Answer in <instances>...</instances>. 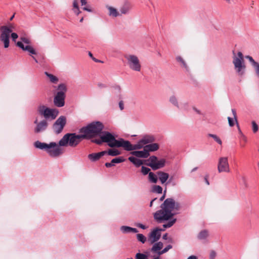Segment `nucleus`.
<instances>
[{
	"label": "nucleus",
	"mask_w": 259,
	"mask_h": 259,
	"mask_svg": "<svg viewBox=\"0 0 259 259\" xmlns=\"http://www.w3.org/2000/svg\"><path fill=\"white\" fill-rule=\"evenodd\" d=\"M45 74L49 78L50 81L53 83H57L59 80L58 78L48 72H45Z\"/></svg>",
	"instance_id": "nucleus-30"
},
{
	"label": "nucleus",
	"mask_w": 259,
	"mask_h": 259,
	"mask_svg": "<svg viewBox=\"0 0 259 259\" xmlns=\"http://www.w3.org/2000/svg\"><path fill=\"white\" fill-rule=\"evenodd\" d=\"M165 193H166V190L164 191V194L160 197L159 200L160 201H163L165 198Z\"/></svg>",
	"instance_id": "nucleus-60"
},
{
	"label": "nucleus",
	"mask_w": 259,
	"mask_h": 259,
	"mask_svg": "<svg viewBox=\"0 0 259 259\" xmlns=\"http://www.w3.org/2000/svg\"><path fill=\"white\" fill-rule=\"evenodd\" d=\"M107 154L106 151H103L99 153H93L88 155V158L92 162L98 160L102 156Z\"/></svg>",
	"instance_id": "nucleus-19"
},
{
	"label": "nucleus",
	"mask_w": 259,
	"mask_h": 259,
	"mask_svg": "<svg viewBox=\"0 0 259 259\" xmlns=\"http://www.w3.org/2000/svg\"><path fill=\"white\" fill-rule=\"evenodd\" d=\"M101 138L103 143H107L110 147H122L126 150V141L122 138L116 140L114 136L109 132H102Z\"/></svg>",
	"instance_id": "nucleus-4"
},
{
	"label": "nucleus",
	"mask_w": 259,
	"mask_h": 259,
	"mask_svg": "<svg viewBox=\"0 0 259 259\" xmlns=\"http://www.w3.org/2000/svg\"><path fill=\"white\" fill-rule=\"evenodd\" d=\"M131 9V7L130 5L126 4L120 8V12L121 14H127L129 13Z\"/></svg>",
	"instance_id": "nucleus-28"
},
{
	"label": "nucleus",
	"mask_w": 259,
	"mask_h": 259,
	"mask_svg": "<svg viewBox=\"0 0 259 259\" xmlns=\"http://www.w3.org/2000/svg\"><path fill=\"white\" fill-rule=\"evenodd\" d=\"M16 45L17 47L20 48L22 50L29 52L31 55L36 54V51L31 46L26 45L25 46L21 41H18Z\"/></svg>",
	"instance_id": "nucleus-17"
},
{
	"label": "nucleus",
	"mask_w": 259,
	"mask_h": 259,
	"mask_svg": "<svg viewBox=\"0 0 259 259\" xmlns=\"http://www.w3.org/2000/svg\"><path fill=\"white\" fill-rule=\"evenodd\" d=\"M176 222V219H172L163 225L164 229H159L158 228L154 229L149 234L148 241L150 243L152 244L159 240L161 237V232L164 231L165 228L171 227Z\"/></svg>",
	"instance_id": "nucleus-9"
},
{
	"label": "nucleus",
	"mask_w": 259,
	"mask_h": 259,
	"mask_svg": "<svg viewBox=\"0 0 259 259\" xmlns=\"http://www.w3.org/2000/svg\"><path fill=\"white\" fill-rule=\"evenodd\" d=\"M231 111H232L233 116V118L235 120V123H236L237 125H238V121H237V114H236V110L234 109H232Z\"/></svg>",
	"instance_id": "nucleus-45"
},
{
	"label": "nucleus",
	"mask_w": 259,
	"mask_h": 259,
	"mask_svg": "<svg viewBox=\"0 0 259 259\" xmlns=\"http://www.w3.org/2000/svg\"><path fill=\"white\" fill-rule=\"evenodd\" d=\"M217 255V253L215 251L211 250L209 254V259H214Z\"/></svg>",
	"instance_id": "nucleus-47"
},
{
	"label": "nucleus",
	"mask_w": 259,
	"mask_h": 259,
	"mask_svg": "<svg viewBox=\"0 0 259 259\" xmlns=\"http://www.w3.org/2000/svg\"><path fill=\"white\" fill-rule=\"evenodd\" d=\"M252 131L254 133H255L257 132L258 130V127L256 123L254 121H252L251 122Z\"/></svg>",
	"instance_id": "nucleus-41"
},
{
	"label": "nucleus",
	"mask_w": 259,
	"mask_h": 259,
	"mask_svg": "<svg viewBox=\"0 0 259 259\" xmlns=\"http://www.w3.org/2000/svg\"><path fill=\"white\" fill-rule=\"evenodd\" d=\"M78 2V0H73V8H79Z\"/></svg>",
	"instance_id": "nucleus-52"
},
{
	"label": "nucleus",
	"mask_w": 259,
	"mask_h": 259,
	"mask_svg": "<svg viewBox=\"0 0 259 259\" xmlns=\"http://www.w3.org/2000/svg\"><path fill=\"white\" fill-rule=\"evenodd\" d=\"M228 123H229V125L230 126L232 127L235 125V121L233 118L228 117Z\"/></svg>",
	"instance_id": "nucleus-43"
},
{
	"label": "nucleus",
	"mask_w": 259,
	"mask_h": 259,
	"mask_svg": "<svg viewBox=\"0 0 259 259\" xmlns=\"http://www.w3.org/2000/svg\"><path fill=\"white\" fill-rule=\"evenodd\" d=\"M115 90L116 91L117 93H119L121 92V88L119 85H115L114 87Z\"/></svg>",
	"instance_id": "nucleus-54"
},
{
	"label": "nucleus",
	"mask_w": 259,
	"mask_h": 259,
	"mask_svg": "<svg viewBox=\"0 0 259 259\" xmlns=\"http://www.w3.org/2000/svg\"><path fill=\"white\" fill-rule=\"evenodd\" d=\"M135 259H148V254L138 252L135 255Z\"/></svg>",
	"instance_id": "nucleus-33"
},
{
	"label": "nucleus",
	"mask_w": 259,
	"mask_h": 259,
	"mask_svg": "<svg viewBox=\"0 0 259 259\" xmlns=\"http://www.w3.org/2000/svg\"><path fill=\"white\" fill-rule=\"evenodd\" d=\"M163 246L161 242H155L153 243V246L150 249V251L156 253L158 254V252H160Z\"/></svg>",
	"instance_id": "nucleus-22"
},
{
	"label": "nucleus",
	"mask_w": 259,
	"mask_h": 259,
	"mask_svg": "<svg viewBox=\"0 0 259 259\" xmlns=\"http://www.w3.org/2000/svg\"><path fill=\"white\" fill-rule=\"evenodd\" d=\"M72 11H73V12L76 15H78L81 13V11L79 10V8H73L72 9Z\"/></svg>",
	"instance_id": "nucleus-51"
},
{
	"label": "nucleus",
	"mask_w": 259,
	"mask_h": 259,
	"mask_svg": "<svg viewBox=\"0 0 259 259\" xmlns=\"http://www.w3.org/2000/svg\"><path fill=\"white\" fill-rule=\"evenodd\" d=\"M218 170L219 172H229L230 167L228 159L227 157H222L219 159L218 164Z\"/></svg>",
	"instance_id": "nucleus-14"
},
{
	"label": "nucleus",
	"mask_w": 259,
	"mask_h": 259,
	"mask_svg": "<svg viewBox=\"0 0 259 259\" xmlns=\"http://www.w3.org/2000/svg\"><path fill=\"white\" fill-rule=\"evenodd\" d=\"M10 35L11 36L13 41L15 42L16 41V39L18 37V34L15 32H12Z\"/></svg>",
	"instance_id": "nucleus-48"
},
{
	"label": "nucleus",
	"mask_w": 259,
	"mask_h": 259,
	"mask_svg": "<svg viewBox=\"0 0 259 259\" xmlns=\"http://www.w3.org/2000/svg\"><path fill=\"white\" fill-rule=\"evenodd\" d=\"M81 139H86L83 133H80L79 135L68 133L59 141L58 146L60 147L69 145L71 147H75L80 143Z\"/></svg>",
	"instance_id": "nucleus-5"
},
{
	"label": "nucleus",
	"mask_w": 259,
	"mask_h": 259,
	"mask_svg": "<svg viewBox=\"0 0 259 259\" xmlns=\"http://www.w3.org/2000/svg\"><path fill=\"white\" fill-rule=\"evenodd\" d=\"M137 238L139 241L144 243L146 241V237L142 234H138L137 235Z\"/></svg>",
	"instance_id": "nucleus-37"
},
{
	"label": "nucleus",
	"mask_w": 259,
	"mask_h": 259,
	"mask_svg": "<svg viewBox=\"0 0 259 259\" xmlns=\"http://www.w3.org/2000/svg\"><path fill=\"white\" fill-rule=\"evenodd\" d=\"M119 107L120 110H123L124 108V103L123 101H120L119 102Z\"/></svg>",
	"instance_id": "nucleus-53"
},
{
	"label": "nucleus",
	"mask_w": 259,
	"mask_h": 259,
	"mask_svg": "<svg viewBox=\"0 0 259 259\" xmlns=\"http://www.w3.org/2000/svg\"><path fill=\"white\" fill-rule=\"evenodd\" d=\"M176 60L178 62L181 63V66L182 67L185 68L186 70H188V67L186 62L181 56L177 57Z\"/></svg>",
	"instance_id": "nucleus-32"
},
{
	"label": "nucleus",
	"mask_w": 259,
	"mask_h": 259,
	"mask_svg": "<svg viewBox=\"0 0 259 259\" xmlns=\"http://www.w3.org/2000/svg\"><path fill=\"white\" fill-rule=\"evenodd\" d=\"M34 146L36 148L45 150L50 156L53 157H58L63 153L62 149L55 142L47 144L37 141L34 142Z\"/></svg>",
	"instance_id": "nucleus-3"
},
{
	"label": "nucleus",
	"mask_w": 259,
	"mask_h": 259,
	"mask_svg": "<svg viewBox=\"0 0 259 259\" xmlns=\"http://www.w3.org/2000/svg\"><path fill=\"white\" fill-rule=\"evenodd\" d=\"M187 259H198L197 257L195 255H191L189 256Z\"/></svg>",
	"instance_id": "nucleus-61"
},
{
	"label": "nucleus",
	"mask_w": 259,
	"mask_h": 259,
	"mask_svg": "<svg viewBox=\"0 0 259 259\" xmlns=\"http://www.w3.org/2000/svg\"><path fill=\"white\" fill-rule=\"evenodd\" d=\"M151 172L150 169L148 167H145L144 166H142L141 167V172L144 175H146L147 174L149 175V173Z\"/></svg>",
	"instance_id": "nucleus-39"
},
{
	"label": "nucleus",
	"mask_w": 259,
	"mask_h": 259,
	"mask_svg": "<svg viewBox=\"0 0 259 259\" xmlns=\"http://www.w3.org/2000/svg\"><path fill=\"white\" fill-rule=\"evenodd\" d=\"M131 229L132 227L126 226H122L120 227V230L123 233H131Z\"/></svg>",
	"instance_id": "nucleus-36"
},
{
	"label": "nucleus",
	"mask_w": 259,
	"mask_h": 259,
	"mask_svg": "<svg viewBox=\"0 0 259 259\" xmlns=\"http://www.w3.org/2000/svg\"><path fill=\"white\" fill-rule=\"evenodd\" d=\"M161 209L156 211L153 214L154 220L161 223L171 219L175 214L174 210H179L180 204L172 198L166 199L160 205Z\"/></svg>",
	"instance_id": "nucleus-1"
},
{
	"label": "nucleus",
	"mask_w": 259,
	"mask_h": 259,
	"mask_svg": "<svg viewBox=\"0 0 259 259\" xmlns=\"http://www.w3.org/2000/svg\"><path fill=\"white\" fill-rule=\"evenodd\" d=\"M83 10L89 12H92L93 11L92 9L90 7V6H87L83 7Z\"/></svg>",
	"instance_id": "nucleus-50"
},
{
	"label": "nucleus",
	"mask_w": 259,
	"mask_h": 259,
	"mask_svg": "<svg viewBox=\"0 0 259 259\" xmlns=\"http://www.w3.org/2000/svg\"><path fill=\"white\" fill-rule=\"evenodd\" d=\"M125 161V159L123 157H118L113 159L111 162H106L105 165L107 167H110L115 165L116 163H119Z\"/></svg>",
	"instance_id": "nucleus-21"
},
{
	"label": "nucleus",
	"mask_w": 259,
	"mask_h": 259,
	"mask_svg": "<svg viewBox=\"0 0 259 259\" xmlns=\"http://www.w3.org/2000/svg\"><path fill=\"white\" fill-rule=\"evenodd\" d=\"M162 238L164 240H166L167 238V234L166 233L163 235Z\"/></svg>",
	"instance_id": "nucleus-63"
},
{
	"label": "nucleus",
	"mask_w": 259,
	"mask_h": 259,
	"mask_svg": "<svg viewBox=\"0 0 259 259\" xmlns=\"http://www.w3.org/2000/svg\"><path fill=\"white\" fill-rule=\"evenodd\" d=\"M32 58H33V59L34 60V61L36 62V63H38V61L37 60V59L35 58V57L33 56H31Z\"/></svg>",
	"instance_id": "nucleus-64"
},
{
	"label": "nucleus",
	"mask_w": 259,
	"mask_h": 259,
	"mask_svg": "<svg viewBox=\"0 0 259 259\" xmlns=\"http://www.w3.org/2000/svg\"><path fill=\"white\" fill-rule=\"evenodd\" d=\"M193 110L194 111H195L197 114H202V113H201V111L199 110V109H198L197 108H196V107H193Z\"/></svg>",
	"instance_id": "nucleus-55"
},
{
	"label": "nucleus",
	"mask_w": 259,
	"mask_h": 259,
	"mask_svg": "<svg viewBox=\"0 0 259 259\" xmlns=\"http://www.w3.org/2000/svg\"><path fill=\"white\" fill-rule=\"evenodd\" d=\"M81 6H85L87 4V0H80Z\"/></svg>",
	"instance_id": "nucleus-58"
},
{
	"label": "nucleus",
	"mask_w": 259,
	"mask_h": 259,
	"mask_svg": "<svg viewBox=\"0 0 259 259\" xmlns=\"http://www.w3.org/2000/svg\"><path fill=\"white\" fill-rule=\"evenodd\" d=\"M157 174L150 172L148 175V180L151 183L156 184L158 181Z\"/></svg>",
	"instance_id": "nucleus-26"
},
{
	"label": "nucleus",
	"mask_w": 259,
	"mask_h": 259,
	"mask_svg": "<svg viewBox=\"0 0 259 259\" xmlns=\"http://www.w3.org/2000/svg\"><path fill=\"white\" fill-rule=\"evenodd\" d=\"M145 150L149 153L150 152H154L158 150L159 146L157 143H150L144 147Z\"/></svg>",
	"instance_id": "nucleus-23"
},
{
	"label": "nucleus",
	"mask_w": 259,
	"mask_h": 259,
	"mask_svg": "<svg viewBox=\"0 0 259 259\" xmlns=\"http://www.w3.org/2000/svg\"><path fill=\"white\" fill-rule=\"evenodd\" d=\"M155 141L154 137L152 135H146L137 142V144L132 145L128 141H126V151H133L141 149L144 147Z\"/></svg>",
	"instance_id": "nucleus-6"
},
{
	"label": "nucleus",
	"mask_w": 259,
	"mask_h": 259,
	"mask_svg": "<svg viewBox=\"0 0 259 259\" xmlns=\"http://www.w3.org/2000/svg\"><path fill=\"white\" fill-rule=\"evenodd\" d=\"M157 174L162 184L165 183L169 178V174L162 171H157Z\"/></svg>",
	"instance_id": "nucleus-20"
},
{
	"label": "nucleus",
	"mask_w": 259,
	"mask_h": 259,
	"mask_svg": "<svg viewBox=\"0 0 259 259\" xmlns=\"http://www.w3.org/2000/svg\"><path fill=\"white\" fill-rule=\"evenodd\" d=\"M36 124V127L34 130L35 133H39L45 131L48 125V123L46 120H42L40 122H38L37 119H36L34 122Z\"/></svg>",
	"instance_id": "nucleus-16"
},
{
	"label": "nucleus",
	"mask_w": 259,
	"mask_h": 259,
	"mask_svg": "<svg viewBox=\"0 0 259 259\" xmlns=\"http://www.w3.org/2000/svg\"><path fill=\"white\" fill-rule=\"evenodd\" d=\"M109 10V15L111 17H116L120 15L119 13L117 10L113 7L109 6L107 7Z\"/></svg>",
	"instance_id": "nucleus-27"
},
{
	"label": "nucleus",
	"mask_w": 259,
	"mask_h": 259,
	"mask_svg": "<svg viewBox=\"0 0 259 259\" xmlns=\"http://www.w3.org/2000/svg\"><path fill=\"white\" fill-rule=\"evenodd\" d=\"M21 40H22L21 42L23 44L24 43V44H27L28 45H29V44L30 43V40L26 37H21Z\"/></svg>",
	"instance_id": "nucleus-46"
},
{
	"label": "nucleus",
	"mask_w": 259,
	"mask_h": 259,
	"mask_svg": "<svg viewBox=\"0 0 259 259\" xmlns=\"http://www.w3.org/2000/svg\"><path fill=\"white\" fill-rule=\"evenodd\" d=\"M128 160L133 163L136 167H139L143 164V160L138 159L134 156H130L128 158Z\"/></svg>",
	"instance_id": "nucleus-24"
},
{
	"label": "nucleus",
	"mask_w": 259,
	"mask_h": 259,
	"mask_svg": "<svg viewBox=\"0 0 259 259\" xmlns=\"http://www.w3.org/2000/svg\"><path fill=\"white\" fill-rule=\"evenodd\" d=\"M148 161L149 163H147V165L151 167L153 170H157L163 168L165 165L166 160L164 158L158 160L155 156H151L149 157Z\"/></svg>",
	"instance_id": "nucleus-13"
},
{
	"label": "nucleus",
	"mask_w": 259,
	"mask_h": 259,
	"mask_svg": "<svg viewBox=\"0 0 259 259\" xmlns=\"http://www.w3.org/2000/svg\"><path fill=\"white\" fill-rule=\"evenodd\" d=\"M137 226L139 227V228H141V229H146V227L145 225H143L142 224H138L137 225Z\"/></svg>",
	"instance_id": "nucleus-56"
},
{
	"label": "nucleus",
	"mask_w": 259,
	"mask_h": 259,
	"mask_svg": "<svg viewBox=\"0 0 259 259\" xmlns=\"http://www.w3.org/2000/svg\"><path fill=\"white\" fill-rule=\"evenodd\" d=\"M152 191L153 192L161 194L162 192V188L160 186L155 185L152 188Z\"/></svg>",
	"instance_id": "nucleus-35"
},
{
	"label": "nucleus",
	"mask_w": 259,
	"mask_h": 259,
	"mask_svg": "<svg viewBox=\"0 0 259 259\" xmlns=\"http://www.w3.org/2000/svg\"><path fill=\"white\" fill-rule=\"evenodd\" d=\"M171 248H172V245H168L163 249L161 250V251L160 252H158V255H160L167 252Z\"/></svg>",
	"instance_id": "nucleus-40"
},
{
	"label": "nucleus",
	"mask_w": 259,
	"mask_h": 259,
	"mask_svg": "<svg viewBox=\"0 0 259 259\" xmlns=\"http://www.w3.org/2000/svg\"><path fill=\"white\" fill-rule=\"evenodd\" d=\"M237 126L238 127V132L241 135V138L242 139L243 141H244V143H246L247 142L246 137L242 133L238 124V125H237Z\"/></svg>",
	"instance_id": "nucleus-42"
},
{
	"label": "nucleus",
	"mask_w": 259,
	"mask_h": 259,
	"mask_svg": "<svg viewBox=\"0 0 259 259\" xmlns=\"http://www.w3.org/2000/svg\"><path fill=\"white\" fill-rule=\"evenodd\" d=\"M12 24L0 27V40L4 43L5 48H8L10 44V36L13 31Z\"/></svg>",
	"instance_id": "nucleus-11"
},
{
	"label": "nucleus",
	"mask_w": 259,
	"mask_h": 259,
	"mask_svg": "<svg viewBox=\"0 0 259 259\" xmlns=\"http://www.w3.org/2000/svg\"><path fill=\"white\" fill-rule=\"evenodd\" d=\"M102 139L100 138V139H93L92 140V142L93 143H96L98 145H101L102 144V143H103V142H102Z\"/></svg>",
	"instance_id": "nucleus-49"
},
{
	"label": "nucleus",
	"mask_w": 259,
	"mask_h": 259,
	"mask_svg": "<svg viewBox=\"0 0 259 259\" xmlns=\"http://www.w3.org/2000/svg\"><path fill=\"white\" fill-rule=\"evenodd\" d=\"M107 154L112 156H116L120 154V152L117 149H110L107 151Z\"/></svg>",
	"instance_id": "nucleus-31"
},
{
	"label": "nucleus",
	"mask_w": 259,
	"mask_h": 259,
	"mask_svg": "<svg viewBox=\"0 0 259 259\" xmlns=\"http://www.w3.org/2000/svg\"><path fill=\"white\" fill-rule=\"evenodd\" d=\"M131 232L136 233L138 232V230L136 228H132L131 229Z\"/></svg>",
	"instance_id": "nucleus-59"
},
{
	"label": "nucleus",
	"mask_w": 259,
	"mask_h": 259,
	"mask_svg": "<svg viewBox=\"0 0 259 259\" xmlns=\"http://www.w3.org/2000/svg\"><path fill=\"white\" fill-rule=\"evenodd\" d=\"M169 102L178 109H180L179 101L177 97L175 95H171L169 98Z\"/></svg>",
	"instance_id": "nucleus-25"
},
{
	"label": "nucleus",
	"mask_w": 259,
	"mask_h": 259,
	"mask_svg": "<svg viewBox=\"0 0 259 259\" xmlns=\"http://www.w3.org/2000/svg\"><path fill=\"white\" fill-rule=\"evenodd\" d=\"M98 86L99 88L101 89H103L106 88V85L105 84L102 83H99L98 84Z\"/></svg>",
	"instance_id": "nucleus-57"
},
{
	"label": "nucleus",
	"mask_w": 259,
	"mask_h": 259,
	"mask_svg": "<svg viewBox=\"0 0 259 259\" xmlns=\"http://www.w3.org/2000/svg\"><path fill=\"white\" fill-rule=\"evenodd\" d=\"M246 58L249 60L252 66L257 63V62L255 61L253 58L250 56H246Z\"/></svg>",
	"instance_id": "nucleus-44"
},
{
	"label": "nucleus",
	"mask_w": 259,
	"mask_h": 259,
	"mask_svg": "<svg viewBox=\"0 0 259 259\" xmlns=\"http://www.w3.org/2000/svg\"><path fill=\"white\" fill-rule=\"evenodd\" d=\"M233 63L234 65L235 69L239 75H242L244 73L245 68V65L244 64L243 54L241 52H239L236 55L234 51H233Z\"/></svg>",
	"instance_id": "nucleus-10"
},
{
	"label": "nucleus",
	"mask_w": 259,
	"mask_h": 259,
	"mask_svg": "<svg viewBox=\"0 0 259 259\" xmlns=\"http://www.w3.org/2000/svg\"><path fill=\"white\" fill-rule=\"evenodd\" d=\"M208 136L213 138L214 139V140L215 141H216L219 144H220V145L222 144V142L221 140L216 135L209 134H208Z\"/></svg>",
	"instance_id": "nucleus-34"
},
{
	"label": "nucleus",
	"mask_w": 259,
	"mask_h": 259,
	"mask_svg": "<svg viewBox=\"0 0 259 259\" xmlns=\"http://www.w3.org/2000/svg\"><path fill=\"white\" fill-rule=\"evenodd\" d=\"M66 122V117L64 116L59 117L53 124V129L55 133L58 134L60 133Z\"/></svg>",
	"instance_id": "nucleus-15"
},
{
	"label": "nucleus",
	"mask_w": 259,
	"mask_h": 259,
	"mask_svg": "<svg viewBox=\"0 0 259 259\" xmlns=\"http://www.w3.org/2000/svg\"><path fill=\"white\" fill-rule=\"evenodd\" d=\"M127 61L129 68L135 71L140 72L141 70V64L137 56L134 55H126L124 56Z\"/></svg>",
	"instance_id": "nucleus-12"
},
{
	"label": "nucleus",
	"mask_w": 259,
	"mask_h": 259,
	"mask_svg": "<svg viewBox=\"0 0 259 259\" xmlns=\"http://www.w3.org/2000/svg\"><path fill=\"white\" fill-rule=\"evenodd\" d=\"M208 236V232L206 230H204L201 231L198 235L197 238L198 239L202 240H205L207 237Z\"/></svg>",
	"instance_id": "nucleus-29"
},
{
	"label": "nucleus",
	"mask_w": 259,
	"mask_h": 259,
	"mask_svg": "<svg viewBox=\"0 0 259 259\" xmlns=\"http://www.w3.org/2000/svg\"><path fill=\"white\" fill-rule=\"evenodd\" d=\"M104 128L102 123L100 121L93 122L79 130V133H83L86 139H91L101 134Z\"/></svg>",
	"instance_id": "nucleus-2"
},
{
	"label": "nucleus",
	"mask_w": 259,
	"mask_h": 259,
	"mask_svg": "<svg viewBox=\"0 0 259 259\" xmlns=\"http://www.w3.org/2000/svg\"><path fill=\"white\" fill-rule=\"evenodd\" d=\"M156 199H157V198H155L153 199L151 201V202H150V207H152V205H153V202H154V201H155Z\"/></svg>",
	"instance_id": "nucleus-62"
},
{
	"label": "nucleus",
	"mask_w": 259,
	"mask_h": 259,
	"mask_svg": "<svg viewBox=\"0 0 259 259\" xmlns=\"http://www.w3.org/2000/svg\"><path fill=\"white\" fill-rule=\"evenodd\" d=\"M58 92L54 98V104L57 107H63L65 105V94L67 91V87L64 83H60L57 87Z\"/></svg>",
	"instance_id": "nucleus-8"
},
{
	"label": "nucleus",
	"mask_w": 259,
	"mask_h": 259,
	"mask_svg": "<svg viewBox=\"0 0 259 259\" xmlns=\"http://www.w3.org/2000/svg\"><path fill=\"white\" fill-rule=\"evenodd\" d=\"M252 67H253L256 76L259 79V63L257 62L253 65Z\"/></svg>",
	"instance_id": "nucleus-38"
},
{
	"label": "nucleus",
	"mask_w": 259,
	"mask_h": 259,
	"mask_svg": "<svg viewBox=\"0 0 259 259\" xmlns=\"http://www.w3.org/2000/svg\"><path fill=\"white\" fill-rule=\"evenodd\" d=\"M131 154L134 156V157H136L138 158H146L148 157L150 155V154L147 152V150H145V148H144L143 150L142 151H131Z\"/></svg>",
	"instance_id": "nucleus-18"
},
{
	"label": "nucleus",
	"mask_w": 259,
	"mask_h": 259,
	"mask_svg": "<svg viewBox=\"0 0 259 259\" xmlns=\"http://www.w3.org/2000/svg\"><path fill=\"white\" fill-rule=\"evenodd\" d=\"M38 114L44 117V120H54L59 114V111L55 108H50L44 105H40L37 107Z\"/></svg>",
	"instance_id": "nucleus-7"
}]
</instances>
